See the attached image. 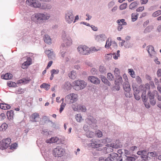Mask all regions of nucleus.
I'll list each match as a JSON object with an SVG mask.
<instances>
[{
  "label": "nucleus",
  "instance_id": "f257e3e1",
  "mask_svg": "<svg viewBox=\"0 0 161 161\" xmlns=\"http://www.w3.org/2000/svg\"><path fill=\"white\" fill-rule=\"evenodd\" d=\"M26 3L30 6L35 8H38L41 9H49L45 3H42V4L37 1L36 0H26Z\"/></svg>",
  "mask_w": 161,
  "mask_h": 161
},
{
  "label": "nucleus",
  "instance_id": "f03ea898",
  "mask_svg": "<svg viewBox=\"0 0 161 161\" xmlns=\"http://www.w3.org/2000/svg\"><path fill=\"white\" fill-rule=\"evenodd\" d=\"M73 84L74 88L77 91L83 89L86 85V83L84 81L80 80L75 81Z\"/></svg>",
  "mask_w": 161,
  "mask_h": 161
},
{
  "label": "nucleus",
  "instance_id": "7ed1b4c3",
  "mask_svg": "<svg viewBox=\"0 0 161 161\" xmlns=\"http://www.w3.org/2000/svg\"><path fill=\"white\" fill-rule=\"evenodd\" d=\"M64 153L63 148L60 147H57L53 151V154L55 157H59L62 156Z\"/></svg>",
  "mask_w": 161,
  "mask_h": 161
},
{
  "label": "nucleus",
  "instance_id": "20e7f679",
  "mask_svg": "<svg viewBox=\"0 0 161 161\" xmlns=\"http://www.w3.org/2000/svg\"><path fill=\"white\" fill-rule=\"evenodd\" d=\"M22 60H25L21 65L24 69H27L32 64V59L30 57H24L21 59V61Z\"/></svg>",
  "mask_w": 161,
  "mask_h": 161
},
{
  "label": "nucleus",
  "instance_id": "39448f33",
  "mask_svg": "<svg viewBox=\"0 0 161 161\" xmlns=\"http://www.w3.org/2000/svg\"><path fill=\"white\" fill-rule=\"evenodd\" d=\"M79 53L82 55L88 54L91 51L90 49L86 45H80L77 48Z\"/></svg>",
  "mask_w": 161,
  "mask_h": 161
},
{
  "label": "nucleus",
  "instance_id": "423d86ee",
  "mask_svg": "<svg viewBox=\"0 0 161 161\" xmlns=\"http://www.w3.org/2000/svg\"><path fill=\"white\" fill-rule=\"evenodd\" d=\"M11 142V139L9 138L3 139L0 142V149L3 150L6 149Z\"/></svg>",
  "mask_w": 161,
  "mask_h": 161
},
{
  "label": "nucleus",
  "instance_id": "0eeeda50",
  "mask_svg": "<svg viewBox=\"0 0 161 161\" xmlns=\"http://www.w3.org/2000/svg\"><path fill=\"white\" fill-rule=\"evenodd\" d=\"M66 99L70 103L76 102L78 100V95L75 93H70L66 97Z\"/></svg>",
  "mask_w": 161,
  "mask_h": 161
},
{
  "label": "nucleus",
  "instance_id": "6e6552de",
  "mask_svg": "<svg viewBox=\"0 0 161 161\" xmlns=\"http://www.w3.org/2000/svg\"><path fill=\"white\" fill-rule=\"evenodd\" d=\"M137 154L141 155V158L142 159V161H148V158H150L148 157L147 153L146 150H141L137 152Z\"/></svg>",
  "mask_w": 161,
  "mask_h": 161
},
{
  "label": "nucleus",
  "instance_id": "1a4fd4ad",
  "mask_svg": "<svg viewBox=\"0 0 161 161\" xmlns=\"http://www.w3.org/2000/svg\"><path fill=\"white\" fill-rule=\"evenodd\" d=\"M65 19L68 23H71L73 22L74 17L71 11H68L65 14Z\"/></svg>",
  "mask_w": 161,
  "mask_h": 161
},
{
  "label": "nucleus",
  "instance_id": "9d476101",
  "mask_svg": "<svg viewBox=\"0 0 161 161\" xmlns=\"http://www.w3.org/2000/svg\"><path fill=\"white\" fill-rule=\"evenodd\" d=\"M35 17L38 20H43L48 19L50 18V16L47 14L38 13L36 15Z\"/></svg>",
  "mask_w": 161,
  "mask_h": 161
},
{
  "label": "nucleus",
  "instance_id": "9b49d317",
  "mask_svg": "<svg viewBox=\"0 0 161 161\" xmlns=\"http://www.w3.org/2000/svg\"><path fill=\"white\" fill-rule=\"evenodd\" d=\"M72 107L73 110L75 111H81L82 112H85L86 110L85 106L81 105H78L77 107H76L74 105H73Z\"/></svg>",
  "mask_w": 161,
  "mask_h": 161
},
{
  "label": "nucleus",
  "instance_id": "f8f14e48",
  "mask_svg": "<svg viewBox=\"0 0 161 161\" xmlns=\"http://www.w3.org/2000/svg\"><path fill=\"white\" fill-rule=\"evenodd\" d=\"M88 81L91 83L95 84H98L100 83L99 80L97 77L92 76L88 77Z\"/></svg>",
  "mask_w": 161,
  "mask_h": 161
},
{
  "label": "nucleus",
  "instance_id": "ddd939ff",
  "mask_svg": "<svg viewBox=\"0 0 161 161\" xmlns=\"http://www.w3.org/2000/svg\"><path fill=\"white\" fill-rule=\"evenodd\" d=\"M47 143H59L60 142V139L56 136L53 137H51L49 139H47L46 141Z\"/></svg>",
  "mask_w": 161,
  "mask_h": 161
},
{
  "label": "nucleus",
  "instance_id": "4468645a",
  "mask_svg": "<svg viewBox=\"0 0 161 161\" xmlns=\"http://www.w3.org/2000/svg\"><path fill=\"white\" fill-rule=\"evenodd\" d=\"M147 49L151 57H152L155 55V52L154 50L153 47L152 46H147Z\"/></svg>",
  "mask_w": 161,
  "mask_h": 161
},
{
  "label": "nucleus",
  "instance_id": "2eb2a0df",
  "mask_svg": "<svg viewBox=\"0 0 161 161\" xmlns=\"http://www.w3.org/2000/svg\"><path fill=\"white\" fill-rule=\"evenodd\" d=\"M31 80L30 78H24L18 80L17 82V84H19L23 83L24 84H26L29 83Z\"/></svg>",
  "mask_w": 161,
  "mask_h": 161
},
{
  "label": "nucleus",
  "instance_id": "dca6fc26",
  "mask_svg": "<svg viewBox=\"0 0 161 161\" xmlns=\"http://www.w3.org/2000/svg\"><path fill=\"white\" fill-rule=\"evenodd\" d=\"M40 116L38 113H35L31 115L30 119L33 122H37L39 119Z\"/></svg>",
  "mask_w": 161,
  "mask_h": 161
},
{
  "label": "nucleus",
  "instance_id": "f3484780",
  "mask_svg": "<svg viewBox=\"0 0 161 161\" xmlns=\"http://www.w3.org/2000/svg\"><path fill=\"white\" fill-rule=\"evenodd\" d=\"M110 156L108 157L110 158L109 161H117L118 155V154L113 153L110 154Z\"/></svg>",
  "mask_w": 161,
  "mask_h": 161
},
{
  "label": "nucleus",
  "instance_id": "a211bd4d",
  "mask_svg": "<svg viewBox=\"0 0 161 161\" xmlns=\"http://www.w3.org/2000/svg\"><path fill=\"white\" fill-rule=\"evenodd\" d=\"M14 115V111L12 110L8 111L7 113L8 118L9 120H13Z\"/></svg>",
  "mask_w": 161,
  "mask_h": 161
},
{
  "label": "nucleus",
  "instance_id": "6ab92c4d",
  "mask_svg": "<svg viewBox=\"0 0 161 161\" xmlns=\"http://www.w3.org/2000/svg\"><path fill=\"white\" fill-rule=\"evenodd\" d=\"M64 43L65 44L64 46H70L72 44V40L70 37L67 38H65L64 41Z\"/></svg>",
  "mask_w": 161,
  "mask_h": 161
},
{
  "label": "nucleus",
  "instance_id": "aec40b11",
  "mask_svg": "<svg viewBox=\"0 0 161 161\" xmlns=\"http://www.w3.org/2000/svg\"><path fill=\"white\" fill-rule=\"evenodd\" d=\"M123 88L125 91L127 92V93L125 94L126 96H128L129 94V92L130 90V85L128 84H125L123 85Z\"/></svg>",
  "mask_w": 161,
  "mask_h": 161
},
{
  "label": "nucleus",
  "instance_id": "412c9836",
  "mask_svg": "<svg viewBox=\"0 0 161 161\" xmlns=\"http://www.w3.org/2000/svg\"><path fill=\"white\" fill-rule=\"evenodd\" d=\"M45 53L47 55L48 58H52V56H53V52L49 50H46Z\"/></svg>",
  "mask_w": 161,
  "mask_h": 161
},
{
  "label": "nucleus",
  "instance_id": "4be33fe9",
  "mask_svg": "<svg viewBox=\"0 0 161 161\" xmlns=\"http://www.w3.org/2000/svg\"><path fill=\"white\" fill-rule=\"evenodd\" d=\"M0 107L1 108L4 110L9 109L11 108V106L5 103H1Z\"/></svg>",
  "mask_w": 161,
  "mask_h": 161
},
{
  "label": "nucleus",
  "instance_id": "5701e85b",
  "mask_svg": "<svg viewBox=\"0 0 161 161\" xmlns=\"http://www.w3.org/2000/svg\"><path fill=\"white\" fill-rule=\"evenodd\" d=\"M112 44V40L111 38H108L106 42L105 47L106 48H108L111 46Z\"/></svg>",
  "mask_w": 161,
  "mask_h": 161
},
{
  "label": "nucleus",
  "instance_id": "b1692460",
  "mask_svg": "<svg viewBox=\"0 0 161 161\" xmlns=\"http://www.w3.org/2000/svg\"><path fill=\"white\" fill-rule=\"evenodd\" d=\"M44 42L48 44H51V39L50 36L47 35H45L44 39Z\"/></svg>",
  "mask_w": 161,
  "mask_h": 161
},
{
  "label": "nucleus",
  "instance_id": "393cba45",
  "mask_svg": "<svg viewBox=\"0 0 161 161\" xmlns=\"http://www.w3.org/2000/svg\"><path fill=\"white\" fill-rule=\"evenodd\" d=\"M68 75L69 77L72 79H74L76 77V73L74 71H72Z\"/></svg>",
  "mask_w": 161,
  "mask_h": 161
},
{
  "label": "nucleus",
  "instance_id": "a878e982",
  "mask_svg": "<svg viewBox=\"0 0 161 161\" xmlns=\"http://www.w3.org/2000/svg\"><path fill=\"white\" fill-rule=\"evenodd\" d=\"M138 15V14L137 13L132 14L131 16L132 21H136L137 19Z\"/></svg>",
  "mask_w": 161,
  "mask_h": 161
},
{
  "label": "nucleus",
  "instance_id": "bb28decb",
  "mask_svg": "<svg viewBox=\"0 0 161 161\" xmlns=\"http://www.w3.org/2000/svg\"><path fill=\"white\" fill-rule=\"evenodd\" d=\"M137 3L136 1L132 2L129 6L130 9H132L136 8L137 5Z\"/></svg>",
  "mask_w": 161,
  "mask_h": 161
},
{
  "label": "nucleus",
  "instance_id": "cd10ccee",
  "mask_svg": "<svg viewBox=\"0 0 161 161\" xmlns=\"http://www.w3.org/2000/svg\"><path fill=\"white\" fill-rule=\"evenodd\" d=\"M122 79L121 77H119L115 82V84L116 85H119L122 84Z\"/></svg>",
  "mask_w": 161,
  "mask_h": 161
},
{
  "label": "nucleus",
  "instance_id": "c85d7f7f",
  "mask_svg": "<svg viewBox=\"0 0 161 161\" xmlns=\"http://www.w3.org/2000/svg\"><path fill=\"white\" fill-rule=\"evenodd\" d=\"M8 125L6 123H3L2 125L0 126V131H5L7 128Z\"/></svg>",
  "mask_w": 161,
  "mask_h": 161
},
{
  "label": "nucleus",
  "instance_id": "c756f323",
  "mask_svg": "<svg viewBox=\"0 0 161 161\" xmlns=\"http://www.w3.org/2000/svg\"><path fill=\"white\" fill-rule=\"evenodd\" d=\"M13 77L12 75L10 73H7L3 75V79L5 80H9Z\"/></svg>",
  "mask_w": 161,
  "mask_h": 161
},
{
  "label": "nucleus",
  "instance_id": "7c9ffc66",
  "mask_svg": "<svg viewBox=\"0 0 161 161\" xmlns=\"http://www.w3.org/2000/svg\"><path fill=\"white\" fill-rule=\"evenodd\" d=\"M50 85L45 83H43L40 86L41 88H44L46 90H48L50 88Z\"/></svg>",
  "mask_w": 161,
  "mask_h": 161
},
{
  "label": "nucleus",
  "instance_id": "2f4dec72",
  "mask_svg": "<svg viewBox=\"0 0 161 161\" xmlns=\"http://www.w3.org/2000/svg\"><path fill=\"white\" fill-rule=\"evenodd\" d=\"M128 72L129 75L132 78H134L135 77V72L132 69H128Z\"/></svg>",
  "mask_w": 161,
  "mask_h": 161
},
{
  "label": "nucleus",
  "instance_id": "473e14b6",
  "mask_svg": "<svg viewBox=\"0 0 161 161\" xmlns=\"http://www.w3.org/2000/svg\"><path fill=\"white\" fill-rule=\"evenodd\" d=\"M105 35L104 34H101L97 35L96 37V39L98 41L100 40H102L103 39L105 38Z\"/></svg>",
  "mask_w": 161,
  "mask_h": 161
},
{
  "label": "nucleus",
  "instance_id": "72a5a7b5",
  "mask_svg": "<svg viewBox=\"0 0 161 161\" xmlns=\"http://www.w3.org/2000/svg\"><path fill=\"white\" fill-rule=\"evenodd\" d=\"M102 80L105 84L107 85L108 86H110L111 85L110 83L108 80L105 77H103L102 78Z\"/></svg>",
  "mask_w": 161,
  "mask_h": 161
},
{
  "label": "nucleus",
  "instance_id": "f704fd0d",
  "mask_svg": "<svg viewBox=\"0 0 161 161\" xmlns=\"http://www.w3.org/2000/svg\"><path fill=\"white\" fill-rule=\"evenodd\" d=\"M142 97L143 101L144 102H146L147 100V98L146 96V91H144L142 95Z\"/></svg>",
  "mask_w": 161,
  "mask_h": 161
},
{
  "label": "nucleus",
  "instance_id": "c9c22d12",
  "mask_svg": "<svg viewBox=\"0 0 161 161\" xmlns=\"http://www.w3.org/2000/svg\"><path fill=\"white\" fill-rule=\"evenodd\" d=\"M139 93V91L137 90H136V91L134 93V95L135 99L137 100H139L140 99V95L138 94V93Z\"/></svg>",
  "mask_w": 161,
  "mask_h": 161
},
{
  "label": "nucleus",
  "instance_id": "e433bc0d",
  "mask_svg": "<svg viewBox=\"0 0 161 161\" xmlns=\"http://www.w3.org/2000/svg\"><path fill=\"white\" fill-rule=\"evenodd\" d=\"M117 22L118 24V25H125L127 24L125 22V19H124L118 20Z\"/></svg>",
  "mask_w": 161,
  "mask_h": 161
},
{
  "label": "nucleus",
  "instance_id": "4c0bfd02",
  "mask_svg": "<svg viewBox=\"0 0 161 161\" xmlns=\"http://www.w3.org/2000/svg\"><path fill=\"white\" fill-rule=\"evenodd\" d=\"M147 155L148 156H149L151 157H155L158 155V153L154 151L148 153Z\"/></svg>",
  "mask_w": 161,
  "mask_h": 161
},
{
  "label": "nucleus",
  "instance_id": "58836bf2",
  "mask_svg": "<svg viewBox=\"0 0 161 161\" xmlns=\"http://www.w3.org/2000/svg\"><path fill=\"white\" fill-rule=\"evenodd\" d=\"M161 14V10H158L154 12L152 14V16L153 17H156Z\"/></svg>",
  "mask_w": 161,
  "mask_h": 161
},
{
  "label": "nucleus",
  "instance_id": "ea45409f",
  "mask_svg": "<svg viewBox=\"0 0 161 161\" xmlns=\"http://www.w3.org/2000/svg\"><path fill=\"white\" fill-rule=\"evenodd\" d=\"M7 85L8 86L10 87H15L16 86V83L15 82L12 81H8L7 82Z\"/></svg>",
  "mask_w": 161,
  "mask_h": 161
},
{
  "label": "nucleus",
  "instance_id": "a19ab883",
  "mask_svg": "<svg viewBox=\"0 0 161 161\" xmlns=\"http://www.w3.org/2000/svg\"><path fill=\"white\" fill-rule=\"evenodd\" d=\"M136 80L137 83L138 84L142 83V80L139 76H136Z\"/></svg>",
  "mask_w": 161,
  "mask_h": 161
},
{
  "label": "nucleus",
  "instance_id": "79ce46f5",
  "mask_svg": "<svg viewBox=\"0 0 161 161\" xmlns=\"http://www.w3.org/2000/svg\"><path fill=\"white\" fill-rule=\"evenodd\" d=\"M109 158H106L103 157H101L99 158V161H109Z\"/></svg>",
  "mask_w": 161,
  "mask_h": 161
},
{
  "label": "nucleus",
  "instance_id": "37998d69",
  "mask_svg": "<svg viewBox=\"0 0 161 161\" xmlns=\"http://www.w3.org/2000/svg\"><path fill=\"white\" fill-rule=\"evenodd\" d=\"M75 119L78 122H80L82 119L81 115L80 114H77L76 115Z\"/></svg>",
  "mask_w": 161,
  "mask_h": 161
},
{
  "label": "nucleus",
  "instance_id": "c03bdc74",
  "mask_svg": "<svg viewBox=\"0 0 161 161\" xmlns=\"http://www.w3.org/2000/svg\"><path fill=\"white\" fill-rule=\"evenodd\" d=\"M64 87L67 90H69L71 88V85L70 83L67 82L65 84Z\"/></svg>",
  "mask_w": 161,
  "mask_h": 161
},
{
  "label": "nucleus",
  "instance_id": "a18cd8bd",
  "mask_svg": "<svg viewBox=\"0 0 161 161\" xmlns=\"http://www.w3.org/2000/svg\"><path fill=\"white\" fill-rule=\"evenodd\" d=\"M127 6V3H124L121 4L119 6V9L120 10H123L125 9Z\"/></svg>",
  "mask_w": 161,
  "mask_h": 161
},
{
  "label": "nucleus",
  "instance_id": "49530a36",
  "mask_svg": "<svg viewBox=\"0 0 161 161\" xmlns=\"http://www.w3.org/2000/svg\"><path fill=\"white\" fill-rule=\"evenodd\" d=\"M107 78L110 80H113L114 79L113 75L110 73H108L107 74Z\"/></svg>",
  "mask_w": 161,
  "mask_h": 161
},
{
  "label": "nucleus",
  "instance_id": "de8ad7c7",
  "mask_svg": "<svg viewBox=\"0 0 161 161\" xmlns=\"http://www.w3.org/2000/svg\"><path fill=\"white\" fill-rule=\"evenodd\" d=\"M95 135V133L92 131L88 132L87 133V136L90 138H92Z\"/></svg>",
  "mask_w": 161,
  "mask_h": 161
},
{
  "label": "nucleus",
  "instance_id": "09e8293b",
  "mask_svg": "<svg viewBox=\"0 0 161 161\" xmlns=\"http://www.w3.org/2000/svg\"><path fill=\"white\" fill-rule=\"evenodd\" d=\"M66 104L65 103H62L60 105V108L59 110V112L61 113L64 110Z\"/></svg>",
  "mask_w": 161,
  "mask_h": 161
},
{
  "label": "nucleus",
  "instance_id": "8fccbe9b",
  "mask_svg": "<svg viewBox=\"0 0 161 161\" xmlns=\"http://www.w3.org/2000/svg\"><path fill=\"white\" fill-rule=\"evenodd\" d=\"M103 145L100 143H95L94 144L92 145V148H98L99 147H102Z\"/></svg>",
  "mask_w": 161,
  "mask_h": 161
},
{
  "label": "nucleus",
  "instance_id": "3c124183",
  "mask_svg": "<svg viewBox=\"0 0 161 161\" xmlns=\"http://www.w3.org/2000/svg\"><path fill=\"white\" fill-rule=\"evenodd\" d=\"M135 160L134 157L131 156H127L126 158V161H135Z\"/></svg>",
  "mask_w": 161,
  "mask_h": 161
},
{
  "label": "nucleus",
  "instance_id": "603ef678",
  "mask_svg": "<svg viewBox=\"0 0 161 161\" xmlns=\"http://www.w3.org/2000/svg\"><path fill=\"white\" fill-rule=\"evenodd\" d=\"M148 95L150 100L154 99V94L153 93H152L150 92H148Z\"/></svg>",
  "mask_w": 161,
  "mask_h": 161
},
{
  "label": "nucleus",
  "instance_id": "864d4df0",
  "mask_svg": "<svg viewBox=\"0 0 161 161\" xmlns=\"http://www.w3.org/2000/svg\"><path fill=\"white\" fill-rule=\"evenodd\" d=\"M96 134L98 137H101L103 136L102 132L99 130H97V131L96 132Z\"/></svg>",
  "mask_w": 161,
  "mask_h": 161
},
{
  "label": "nucleus",
  "instance_id": "5fc2aeb1",
  "mask_svg": "<svg viewBox=\"0 0 161 161\" xmlns=\"http://www.w3.org/2000/svg\"><path fill=\"white\" fill-rule=\"evenodd\" d=\"M99 70L101 72H104L106 71V69L105 67L103 66H100L99 67Z\"/></svg>",
  "mask_w": 161,
  "mask_h": 161
},
{
  "label": "nucleus",
  "instance_id": "6e6d98bb",
  "mask_svg": "<svg viewBox=\"0 0 161 161\" xmlns=\"http://www.w3.org/2000/svg\"><path fill=\"white\" fill-rule=\"evenodd\" d=\"M17 147V144L16 143H14L10 146V149L13 150L15 149Z\"/></svg>",
  "mask_w": 161,
  "mask_h": 161
},
{
  "label": "nucleus",
  "instance_id": "4d7b16f0",
  "mask_svg": "<svg viewBox=\"0 0 161 161\" xmlns=\"http://www.w3.org/2000/svg\"><path fill=\"white\" fill-rule=\"evenodd\" d=\"M114 73L117 75H119L120 74L119 70L117 68H115L114 70Z\"/></svg>",
  "mask_w": 161,
  "mask_h": 161
},
{
  "label": "nucleus",
  "instance_id": "13d9d810",
  "mask_svg": "<svg viewBox=\"0 0 161 161\" xmlns=\"http://www.w3.org/2000/svg\"><path fill=\"white\" fill-rule=\"evenodd\" d=\"M152 30V28L150 27H147L144 30V33H147L150 32Z\"/></svg>",
  "mask_w": 161,
  "mask_h": 161
},
{
  "label": "nucleus",
  "instance_id": "bf43d9fd",
  "mask_svg": "<svg viewBox=\"0 0 161 161\" xmlns=\"http://www.w3.org/2000/svg\"><path fill=\"white\" fill-rule=\"evenodd\" d=\"M93 52H97L98 51H100L101 50V48H97L95 47H92L90 49Z\"/></svg>",
  "mask_w": 161,
  "mask_h": 161
},
{
  "label": "nucleus",
  "instance_id": "052dcab7",
  "mask_svg": "<svg viewBox=\"0 0 161 161\" xmlns=\"http://www.w3.org/2000/svg\"><path fill=\"white\" fill-rule=\"evenodd\" d=\"M144 9V7H140L137 8L136 9V11L138 12H142Z\"/></svg>",
  "mask_w": 161,
  "mask_h": 161
},
{
  "label": "nucleus",
  "instance_id": "680f3d73",
  "mask_svg": "<svg viewBox=\"0 0 161 161\" xmlns=\"http://www.w3.org/2000/svg\"><path fill=\"white\" fill-rule=\"evenodd\" d=\"M5 118V114L3 113H2L0 114V120H2Z\"/></svg>",
  "mask_w": 161,
  "mask_h": 161
},
{
  "label": "nucleus",
  "instance_id": "e2e57ef3",
  "mask_svg": "<svg viewBox=\"0 0 161 161\" xmlns=\"http://www.w3.org/2000/svg\"><path fill=\"white\" fill-rule=\"evenodd\" d=\"M52 74H56L58 73L59 70L58 69L55 70V69H53L51 71Z\"/></svg>",
  "mask_w": 161,
  "mask_h": 161
},
{
  "label": "nucleus",
  "instance_id": "0e129e2a",
  "mask_svg": "<svg viewBox=\"0 0 161 161\" xmlns=\"http://www.w3.org/2000/svg\"><path fill=\"white\" fill-rule=\"evenodd\" d=\"M91 142H92V143H91V146L92 147V145L94 144L95 143H97V142L96 140V139H92L91 140Z\"/></svg>",
  "mask_w": 161,
  "mask_h": 161
},
{
  "label": "nucleus",
  "instance_id": "69168bd1",
  "mask_svg": "<svg viewBox=\"0 0 161 161\" xmlns=\"http://www.w3.org/2000/svg\"><path fill=\"white\" fill-rule=\"evenodd\" d=\"M140 2L141 4H145L147 3L148 0H141Z\"/></svg>",
  "mask_w": 161,
  "mask_h": 161
},
{
  "label": "nucleus",
  "instance_id": "338daca9",
  "mask_svg": "<svg viewBox=\"0 0 161 161\" xmlns=\"http://www.w3.org/2000/svg\"><path fill=\"white\" fill-rule=\"evenodd\" d=\"M18 91L19 94H21L23 93L24 92L25 90L23 89L20 88L19 89Z\"/></svg>",
  "mask_w": 161,
  "mask_h": 161
},
{
  "label": "nucleus",
  "instance_id": "774afa93",
  "mask_svg": "<svg viewBox=\"0 0 161 161\" xmlns=\"http://www.w3.org/2000/svg\"><path fill=\"white\" fill-rule=\"evenodd\" d=\"M157 75L159 77L161 76V69H159L158 70L157 72Z\"/></svg>",
  "mask_w": 161,
  "mask_h": 161
}]
</instances>
